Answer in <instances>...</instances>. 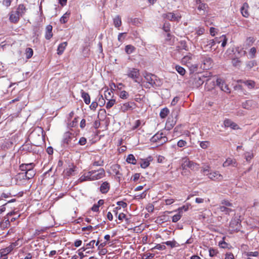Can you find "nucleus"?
Segmentation results:
<instances>
[{
	"label": "nucleus",
	"instance_id": "obj_50",
	"mask_svg": "<svg viewBox=\"0 0 259 259\" xmlns=\"http://www.w3.org/2000/svg\"><path fill=\"white\" fill-rule=\"evenodd\" d=\"M221 205L223 206H226V207H232V203L230 202L228 200H223L221 201Z\"/></svg>",
	"mask_w": 259,
	"mask_h": 259
},
{
	"label": "nucleus",
	"instance_id": "obj_17",
	"mask_svg": "<svg viewBox=\"0 0 259 259\" xmlns=\"http://www.w3.org/2000/svg\"><path fill=\"white\" fill-rule=\"evenodd\" d=\"M230 165H232L234 167H237V163L235 159L228 158L223 164V166L224 167H228Z\"/></svg>",
	"mask_w": 259,
	"mask_h": 259
},
{
	"label": "nucleus",
	"instance_id": "obj_18",
	"mask_svg": "<svg viewBox=\"0 0 259 259\" xmlns=\"http://www.w3.org/2000/svg\"><path fill=\"white\" fill-rule=\"evenodd\" d=\"M91 171H88V172L84 173L80 178L78 179V182L82 183L86 181H93Z\"/></svg>",
	"mask_w": 259,
	"mask_h": 259
},
{
	"label": "nucleus",
	"instance_id": "obj_36",
	"mask_svg": "<svg viewBox=\"0 0 259 259\" xmlns=\"http://www.w3.org/2000/svg\"><path fill=\"white\" fill-rule=\"evenodd\" d=\"M255 39L253 37H248L245 41V45L247 47L251 46L255 41Z\"/></svg>",
	"mask_w": 259,
	"mask_h": 259
},
{
	"label": "nucleus",
	"instance_id": "obj_15",
	"mask_svg": "<svg viewBox=\"0 0 259 259\" xmlns=\"http://www.w3.org/2000/svg\"><path fill=\"white\" fill-rule=\"evenodd\" d=\"M184 165L185 166H187L193 170H198L199 168L198 164L190 160H186L184 162Z\"/></svg>",
	"mask_w": 259,
	"mask_h": 259
},
{
	"label": "nucleus",
	"instance_id": "obj_58",
	"mask_svg": "<svg viewBox=\"0 0 259 259\" xmlns=\"http://www.w3.org/2000/svg\"><path fill=\"white\" fill-rule=\"evenodd\" d=\"M104 161L102 160H99L98 161H95L93 163V166H102L103 165Z\"/></svg>",
	"mask_w": 259,
	"mask_h": 259
},
{
	"label": "nucleus",
	"instance_id": "obj_19",
	"mask_svg": "<svg viewBox=\"0 0 259 259\" xmlns=\"http://www.w3.org/2000/svg\"><path fill=\"white\" fill-rule=\"evenodd\" d=\"M53 27L51 25H48L46 28L45 38L47 40L50 39L53 37Z\"/></svg>",
	"mask_w": 259,
	"mask_h": 259
},
{
	"label": "nucleus",
	"instance_id": "obj_54",
	"mask_svg": "<svg viewBox=\"0 0 259 259\" xmlns=\"http://www.w3.org/2000/svg\"><path fill=\"white\" fill-rule=\"evenodd\" d=\"M222 40L221 46L222 47H225L226 46L228 39L226 37L225 35H222Z\"/></svg>",
	"mask_w": 259,
	"mask_h": 259
},
{
	"label": "nucleus",
	"instance_id": "obj_27",
	"mask_svg": "<svg viewBox=\"0 0 259 259\" xmlns=\"http://www.w3.org/2000/svg\"><path fill=\"white\" fill-rule=\"evenodd\" d=\"M16 11L22 17L26 12V8L23 5L20 4L18 6Z\"/></svg>",
	"mask_w": 259,
	"mask_h": 259
},
{
	"label": "nucleus",
	"instance_id": "obj_14",
	"mask_svg": "<svg viewBox=\"0 0 259 259\" xmlns=\"http://www.w3.org/2000/svg\"><path fill=\"white\" fill-rule=\"evenodd\" d=\"M202 43L203 44L204 48L206 50L212 49V48H214V49L215 50L217 48V47L214 48L215 44V41H214L213 39H207L205 41H203Z\"/></svg>",
	"mask_w": 259,
	"mask_h": 259
},
{
	"label": "nucleus",
	"instance_id": "obj_2",
	"mask_svg": "<svg viewBox=\"0 0 259 259\" xmlns=\"http://www.w3.org/2000/svg\"><path fill=\"white\" fill-rule=\"evenodd\" d=\"M127 76L134 80L135 82L140 83V71L135 68H128L126 72Z\"/></svg>",
	"mask_w": 259,
	"mask_h": 259
},
{
	"label": "nucleus",
	"instance_id": "obj_25",
	"mask_svg": "<svg viewBox=\"0 0 259 259\" xmlns=\"http://www.w3.org/2000/svg\"><path fill=\"white\" fill-rule=\"evenodd\" d=\"M67 45V42H63L60 44L57 49V54L59 55L62 54Z\"/></svg>",
	"mask_w": 259,
	"mask_h": 259
},
{
	"label": "nucleus",
	"instance_id": "obj_30",
	"mask_svg": "<svg viewBox=\"0 0 259 259\" xmlns=\"http://www.w3.org/2000/svg\"><path fill=\"white\" fill-rule=\"evenodd\" d=\"M70 15V12H67L60 18V21L61 23L64 24L68 21V19Z\"/></svg>",
	"mask_w": 259,
	"mask_h": 259
},
{
	"label": "nucleus",
	"instance_id": "obj_62",
	"mask_svg": "<svg viewBox=\"0 0 259 259\" xmlns=\"http://www.w3.org/2000/svg\"><path fill=\"white\" fill-rule=\"evenodd\" d=\"M166 205H170L175 202V200L172 198H167L164 200Z\"/></svg>",
	"mask_w": 259,
	"mask_h": 259
},
{
	"label": "nucleus",
	"instance_id": "obj_41",
	"mask_svg": "<svg viewBox=\"0 0 259 259\" xmlns=\"http://www.w3.org/2000/svg\"><path fill=\"white\" fill-rule=\"evenodd\" d=\"M107 100L108 101L106 106L107 109H110V108H111L116 102L115 99H109V100Z\"/></svg>",
	"mask_w": 259,
	"mask_h": 259
},
{
	"label": "nucleus",
	"instance_id": "obj_52",
	"mask_svg": "<svg viewBox=\"0 0 259 259\" xmlns=\"http://www.w3.org/2000/svg\"><path fill=\"white\" fill-rule=\"evenodd\" d=\"M253 153L252 152H246L245 153V158L246 161H250L253 157Z\"/></svg>",
	"mask_w": 259,
	"mask_h": 259
},
{
	"label": "nucleus",
	"instance_id": "obj_21",
	"mask_svg": "<svg viewBox=\"0 0 259 259\" xmlns=\"http://www.w3.org/2000/svg\"><path fill=\"white\" fill-rule=\"evenodd\" d=\"M248 8L249 6L247 3H244L241 8V13L242 16L245 18H247L249 15L248 11Z\"/></svg>",
	"mask_w": 259,
	"mask_h": 259
},
{
	"label": "nucleus",
	"instance_id": "obj_8",
	"mask_svg": "<svg viewBox=\"0 0 259 259\" xmlns=\"http://www.w3.org/2000/svg\"><path fill=\"white\" fill-rule=\"evenodd\" d=\"M217 85L218 86L222 91L226 93H230V89L225 82L221 78H218L216 80Z\"/></svg>",
	"mask_w": 259,
	"mask_h": 259
},
{
	"label": "nucleus",
	"instance_id": "obj_64",
	"mask_svg": "<svg viewBox=\"0 0 259 259\" xmlns=\"http://www.w3.org/2000/svg\"><path fill=\"white\" fill-rule=\"evenodd\" d=\"M225 259H235L234 257V255L231 252L227 253L226 254V258Z\"/></svg>",
	"mask_w": 259,
	"mask_h": 259
},
{
	"label": "nucleus",
	"instance_id": "obj_29",
	"mask_svg": "<svg viewBox=\"0 0 259 259\" xmlns=\"http://www.w3.org/2000/svg\"><path fill=\"white\" fill-rule=\"evenodd\" d=\"M126 162L128 163H131L132 164H136L137 163V160L133 154H129L126 160Z\"/></svg>",
	"mask_w": 259,
	"mask_h": 259
},
{
	"label": "nucleus",
	"instance_id": "obj_38",
	"mask_svg": "<svg viewBox=\"0 0 259 259\" xmlns=\"http://www.w3.org/2000/svg\"><path fill=\"white\" fill-rule=\"evenodd\" d=\"M163 243L170 246L171 248L178 246L179 245L178 243L175 240L167 241L166 242H163Z\"/></svg>",
	"mask_w": 259,
	"mask_h": 259
},
{
	"label": "nucleus",
	"instance_id": "obj_11",
	"mask_svg": "<svg viewBox=\"0 0 259 259\" xmlns=\"http://www.w3.org/2000/svg\"><path fill=\"white\" fill-rule=\"evenodd\" d=\"M208 176V178L212 180H218L221 181L223 180V176L220 174L218 171H213L206 174Z\"/></svg>",
	"mask_w": 259,
	"mask_h": 259
},
{
	"label": "nucleus",
	"instance_id": "obj_23",
	"mask_svg": "<svg viewBox=\"0 0 259 259\" xmlns=\"http://www.w3.org/2000/svg\"><path fill=\"white\" fill-rule=\"evenodd\" d=\"M33 163H30L28 164H22L20 166V168L22 171H28L31 169H33L34 167Z\"/></svg>",
	"mask_w": 259,
	"mask_h": 259
},
{
	"label": "nucleus",
	"instance_id": "obj_57",
	"mask_svg": "<svg viewBox=\"0 0 259 259\" xmlns=\"http://www.w3.org/2000/svg\"><path fill=\"white\" fill-rule=\"evenodd\" d=\"M205 29L203 27H198L196 29V33L198 35H201L204 32Z\"/></svg>",
	"mask_w": 259,
	"mask_h": 259
},
{
	"label": "nucleus",
	"instance_id": "obj_9",
	"mask_svg": "<svg viewBox=\"0 0 259 259\" xmlns=\"http://www.w3.org/2000/svg\"><path fill=\"white\" fill-rule=\"evenodd\" d=\"M136 104L133 102H128L121 105L120 110L123 112H125L128 110H132Z\"/></svg>",
	"mask_w": 259,
	"mask_h": 259
},
{
	"label": "nucleus",
	"instance_id": "obj_63",
	"mask_svg": "<svg viewBox=\"0 0 259 259\" xmlns=\"http://www.w3.org/2000/svg\"><path fill=\"white\" fill-rule=\"evenodd\" d=\"M228 244L224 241H222L219 243V246L220 247L223 248H228Z\"/></svg>",
	"mask_w": 259,
	"mask_h": 259
},
{
	"label": "nucleus",
	"instance_id": "obj_56",
	"mask_svg": "<svg viewBox=\"0 0 259 259\" xmlns=\"http://www.w3.org/2000/svg\"><path fill=\"white\" fill-rule=\"evenodd\" d=\"M186 144H187L186 141L183 140H179L177 143L178 146L180 148L185 146L186 145Z\"/></svg>",
	"mask_w": 259,
	"mask_h": 259
},
{
	"label": "nucleus",
	"instance_id": "obj_20",
	"mask_svg": "<svg viewBox=\"0 0 259 259\" xmlns=\"http://www.w3.org/2000/svg\"><path fill=\"white\" fill-rule=\"evenodd\" d=\"M110 184L107 182H103L100 187V191L102 194L107 193L110 189Z\"/></svg>",
	"mask_w": 259,
	"mask_h": 259
},
{
	"label": "nucleus",
	"instance_id": "obj_42",
	"mask_svg": "<svg viewBox=\"0 0 259 259\" xmlns=\"http://www.w3.org/2000/svg\"><path fill=\"white\" fill-rule=\"evenodd\" d=\"M176 69L178 71V72L181 75H184L185 74V69L179 65H177L176 66Z\"/></svg>",
	"mask_w": 259,
	"mask_h": 259
},
{
	"label": "nucleus",
	"instance_id": "obj_46",
	"mask_svg": "<svg viewBox=\"0 0 259 259\" xmlns=\"http://www.w3.org/2000/svg\"><path fill=\"white\" fill-rule=\"evenodd\" d=\"M219 253V251L217 249L210 248L209 249V254L210 256L213 257L216 256Z\"/></svg>",
	"mask_w": 259,
	"mask_h": 259
},
{
	"label": "nucleus",
	"instance_id": "obj_47",
	"mask_svg": "<svg viewBox=\"0 0 259 259\" xmlns=\"http://www.w3.org/2000/svg\"><path fill=\"white\" fill-rule=\"evenodd\" d=\"M11 251V250L10 248H6L2 249L0 250V254H1V255H6V256H7V255L9 252H10Z\"/></svg>",
	"mask_w": 259,
	"mask_h": 259
},
{
	"label": "nucleus",
	"instance_id": "obj_34",
	"mask_svg": "<svg viewBox=\"0 0 259 259\" xmlns=\"http://www.w3.org/2000/svg\"><path fill=\"white\" fill-rule=\"evenodd\" d=\"M26 57L27 59H30L33 54V50L30 48H27L25 50Z\"/></svg>",
	"mask_w": 259,
	"mask_h": 259
},
{
	"label": "nucleus",
	"instance_id": "obj_28",
	"mask_svg": "<svg viewBox=\"0 0 259 259\" xmlns=\"http://www.w3.org/2000/svg\"><path fill=\"white\" fill-rule=\"evenodd\" d=\"M219 209L221 212H224V213L226 214H229L231 212L233 211V210L231 208L226 207V206H223L222 205L219 206Z\"/></svg>",
	"mask_w": 259,
	"mask_h": 259
},
{
	"label": "nucleus",
	"instance_id": "obj_59",
	"mask_svg": "<svg viewBox=\"0 0 259 259\" xmlns=\"http://www.w3.org/2000/svg\"><path fill=\"white\" fill-rule=\"evenodd\" d=\"M207 8V5L204 3H200L198 7V9L199 10H204Z\"/></svg>",
	"mask_w": 259,
	"mask_h": 259
},
{
	"label": "nucleus",
	"instance_id": "obj_33",
	"mask_svg": "<svg viewBox=\"0 0 259 259\" xmlns=\"http://www.w3.org/2000/svg\"><path fill=\"white\" fill-rule=\"evenodd\" d=\"M113 22L114 26L116 27H119L121 25V18L119 16H116L114 19H113Z\"/></svg>",
	"mask_w": 259,
	"mask_h": 259
},
{
	"label": "nucleus",
	"instance_id": "obj_22",
	"mask_svg": "<svg viewBox=\"0 0 259 259\" xmlns=\"http://www.w3.org/2000/svg\"><path fill=\"white\" fill-rule=\"evenodd\" d=\"M81 96L83 99L84 103L89 105L91 102L90 96L88 93L85 92L83 90L80 91Z\"/></svg>",
	"mask_w": 259,
	"mask_h": 259
},
{
	"label": "nucleus",
	"instance_id": "obj_43",
	"mask_svg": "<svg viewBox=\"0 0 259 259\" xmlns=\"http://www.w3.org/2000/svg\"><path fill=\"white\" fill-rule=\"evenodd\" d=\"M256 65V61H255V60L250 61L247 62L246 63V67L249 69H251L253 67H254Z\"/></svg>",
	"mask_w": 259,
	"mask_h": 259
},
{
	"label": "nucleus",
	"instance_id": "obj_24",
	"mask_svg": "<svg viewBox=\"0 0 259 259\" xmlns=\"http://www.w3.org/2000/svg\"><path fill=\"white\" fill-rule=\"evenodd\" d=\"M231 63L234 67L239 68L242 64V61L239 58L234 57L232 59Z\"/></svg>",
	"mask_w": 259,
	"mask_h": 259
},
{
	"label": "nucleus",
	"instance_id": "obj_31",
	"mask_svg": "<svg viewBox=\"0 0 259 259\" xmlns=\"http://www.w3.org/2000/svg\"><path fill=\"white\" fill-rule=\"evenodd\" d=\"M175 124V121H174L172 120L171 121H170V119L168 118L166 121L165 128L167 130L169 131L174 127Z\"/></svg>",
	"mask_w": 259,
	"mask_h": 259
},
{
	"label": "nucleus",
	"instance_id": "obj_37",
	"mask_svg": "<svg viewBox=\"0 0 259 259\" xmlns=\"http://www.w3.org/2000/svg\"><path fill=\"white\" fill-rule=\"evenodd\" d=\"M35 175V172L33 169L25 172V177L27 179H30Z\"/></svg>",
	"mask_w": 259,
	"mask_h": 259
},
{
	"label": "nucleus",
	"instance_id": "obj_44",
	"mask_svg": "<svg viewBox=\"0 0 259 259\" xmlns=\"http://www.w3.org/2000/svg\"><path fill=\"white\" fill-rule=\"evenodd\" d=\"M182 216V214L181 213H179V211H178V213L175 215H174L172 218V222L174 223L177 222L179 220H180Z\"/></svg>",
	"mask_w": 259,
	"mask_h": 259
},
{
	"label": "nucleus",
	"instance_id": "obj_60",
	"mask_svg": "<svg viewBox=\"0 0 259 259\" xmlns=\"http://www.w3.org/2000/svg\"><path fill=\"white\" fill-rule=\"evenodd\" d=\"M78 143L81 146L84 145L87 143L86 138L84 137H81L80 138Z\"/></svg>",
	"mask_w": 259,
	"mask_h": 259
},
{
	"label": "nucleus",
	"instance_id": "obj_13",
	"mask_svg": "<svg viewBox=\"0 0 259 259\" xmlns=\"http://www.w3.org/2000/svg\"><path fill=\"white\" fill-rule=\"evenodd\" d=\"M256 103L252 100H246L245 102L242 103V107L244 109H250L252 107L256 106Z\"/></svg>",
	"mask_w": 259,
	"mask_h": 259
},
{
	"label": "nucleus",
	"instance_id": "obj_48",
	"mask_svg": "<svg viewBox=\"0 0 259 259\" xmlns=\"http://www.w3.org/2000/svg\"><path fill=\"white\" fill-rule=\"evenodd\" d=\"M129 96L128 93L126 92L125 91H122L120 92L119 94V97L120 98L122 99H127Z\"/></svg>",
	"mask_w": 259,
	"mask_h": 259
},
{
	"label": "nucleus",
	"instance_id": "obj_12",
	"mask_svg": "<svg viewBox=\"0 0 259 259\" xmlns=\"http://www.w3.org/2000/svg\"><path fill=\"white\" fill-rule=\"evenodd\" d=\"M20 17V15L16 11H12L10 14L9 20L11 22L16 23Z\"/></svg>",
	"mask_w": 259,
	"mask_h": 259
},
{
	"label": "nucleus",
	"instance_id": "obj_53",
	"mask_svg": "<svg viewBox=\"0 0 259 259\" xmlns=\"http://www.w3.org/2000/svg\"><path fill=\"white\" fill-rule=\"evenodd\" d=\"M256 52V48L252 47L250 49L249 54L251 55V58H254L255 57V54Z\"/></svg>",
	"mask_w": 259,
	"mask_h": 259
},
{
	"label": "nucleus",
	"instance_id": "obj_4",
	"mask_svg": "<svg viewBox=\"0 0 259 259\" xmlns=\"http://www.w3.org/2000/svg\"><path fill=\"white\" fill-rule=\"evenodd\" d=\"M202 64L201 67L204 70H207L212 67L213 61L212 59L207 56H203L201 58Z\"/></svg>",
	"mask_w": 259,
	"mask_h": 259
},
{
	"label": "nucleus",
	"instance_id": "obj_5",
	"mask_svg": "<svg viewBox=\"0 0 259 259\" xmlns=\"http://www.w3.org/2000/svg\"><path fill=\"white\" fill-rule=\"evenodd\" d=\"M92 178L93 181L100 179L105 176V170L103 168H101L97 170H91Z\"/></svg>",
	"mask_w": 259,
	"mask_h": 259
},
{
	"label": "nucleus",
	"instance_id": "obj_49",
	"mask_svg": "<svg viewBox=\"0 0 259 259\" xmlns=\"http://www.w3.org/2000/svg\"><path fill=\"white\" fill-rule=\"evenodd\" d=\"M111 94H113L112 91H109L108 90L105 91L104 96L106 100H109L112 98Z\"/></svg>",
	"mask_w": 259,
	"mask_h": 259
},
{
	"label": "nucleus",
	"instance_id": "obj_26",
	"mask_svg": "<svg viewBox=\"0 0 259 259\" xmlns=\"http://www.w3.org/2000/svg\"><path fill=\"white\" fill-rule=\"evenodd\" d=\"M240 223L239 222V220L237 219L232 220L230 223V227L234 229H239V227L240 226Z\"/></svg>",
	"mask_w": 259,
	"mask_h": 259
},
{
	"label": "nucleus",
	"instance_id": "obj_7",
	"mask_svg": "<svg viewBox=\"0 0 259 259\" xmlns=\"http://www.w3.org/2000/svg\"><path fill=\"white\" fill-rule=\"evenodd\" d=\"M190 81H193L194 87L196 88L199 87L204 82V80L201 78L200 76H199L198 74L193 75L191 77Z\"/></svg>",
	"mask_w": 259,
	"mask_h": 259
},
{
	"label": "nucleus",
	"instance_id": "obj_61",
	"mask_svg": "<svg viewBox=\"0 0 259 259\" xmlns=\"http://www.w3.org/2000/svg\"><path fill=\"white\" fill-rule=\"evenodd\" d=\"M245 253L247 256H257L259 254L258 251L247 252H246Z\"/></svg>",
	"mask_w": 259,
	"mask_h": 259
},
{
	"label": "nucleus",
	"instance_id": "obj_55",
	"mask_svg": "<svg viewBox=\"0 0 259 259\" xmlns=\"http://www.w3.org/2000/svg\"><path fill=\"white\" fill-rule=\"evenodd\" d=\"M209 145V142L208 141H202L200 144V146L203 149H206Z\"/></svg>",
	"mask_w": 259,
	"mask_h": 259
},
{
	"label": "nucleus",
	"instance_id": "obj_6",
	"mask_svg": "<svg viewBox=\"0 0 259 259\" xmlns=\"http://www.w3.org/2000/svg\"><path fill=\"white\" fill-rule=\"evenodd\" d=\"M73 138V136L71 133L69 132L65 133L63 135L62 140V143L64 145V146H71V141Z\"/></svg>",
	"mask_w": 259,
	"mask_h": 259
},
{
	"label": "nucleus",
	"instance_id": "obj_40",
	"mask_svg": "<svg viewBox=\"0 0 259 259\" xmlns=\"http://www.w3.org/2000/svg\"><path fill=\"white\" fill-rule=\"evenodd\" d=\"M243 82L249 89H253L255 86V82L252 80L244 81Z\"/></svg>",
	"mask_w": 259,
	"mask_h": 259
},
{
	"label": "nucleus",
	"instance_id": "obj_35",
	"mask_svg": "<svg viewBox=\"0 0 259 259\" xmlns=\"http://www.w3.org/2000/svg\"><path fill=\"white\" fill-rule=\"evenodd\" d=\"M76 166H73L72 167L67 168L66 169V175L68 176H70L74 175Z\"/></svg>",
	"mask_w": 259,
	"mask_h": 259
},
{
	"label": "nucleus",
	"instance_id": "obj_10",
	"mask_svg": "<svg viewBox=\"0 0 259 259\" xmlns=\"http://www.w3.org/2000/svg\"><path fill=\"white\" fill-rule=\"evenodd\" d=\"M162 17L163 18L167 19L171 21H179L181 18V16H176L174 13L170 12L163 14L162 15Z\"/></svg>",
	"mask_w": 259,
	"mask_h": 259
},
{
	"label": "nucleus",
	"instance_id": "obj_51",
	"mask_svg": "<svg viewBox=\"0 0 259 259\" xmlns=\"http://www.w3.org/2000/svg\"><path fill=\"white\" fill-rule=\"evenodd\" d=\"M150 164L149 161L147 159H144L142 163H141V167L143 168H147Z\"/></svg>",
	"mask_w": 259,
	"mask_h": 259
},
{
	"label": "nucleus",
	"instance_id": "obj_1",
	"mask_svg": "<svg viewBox=\"0 0 259 259\" xmlns=\"http://www.w3.org/2000/svg\"><path fill=\"white\" fill-rule=\"evenodd\" d=\"M144 78L152 87H159L161 84L160 81L154 74L146 72L145 73Z\"/></svg>",
	"mask_w": 259,
	"mask_h": 259
},
{
	"label": "nucleus",
	"instance_id": "obj_16",
	"mask_svg": "<svg viewBox=\"0 0 259 259\" xmlns=\"http://www.w3.org/2000/svg\"><path fill=\"white\" fill-rule=\"evenodd\" d=\"M224 124L225 127H230L233 130H236L239 128L238 125L229 119H226L224 122Z\"/></svg>",
	"mask_w": 259,
	"mask_h": 259
},
{
	"label": "nucleus",
	"instance_id": "obj_32",
	"mask_svg": "<svg viewBox=\"0 0 259 259\" xmlns=\"http://www.w3.org/2000/svg\"><path fill=\"white\" fill-rule=\"evenodd\" d=\"M136 50L135 47L133 46L128 45L125 46V51L127 54L133 53Z\"/></svg>",
	"mask_w": 259,
	"mask_h": 259
},
{
	"label": "nucleus",
	"instance_id": "obj_3",
	"mask_svg": "<svg viewBox=\"0 0 259 259\" xmlns=\"http://www.w3.org/2000/svg\"><path fill=\"white\" fill-rule=\"evenodd\" d=\"M167 138L162 132H158L151 139L152 142H158L159 145L165 143L167 141Z\"/></svg>",
	"mask_w": 259,
	"mask_h": 259
},
{
	"label": "nucleus",
	"instance_id": "obj_45",
	"mask_svg": "<svg viewBox=\"0 0 259 259\" xmlns=\"http://www.w3.org/2000/svg\"><path fill=\"white\" fill-rule=\"evenodd\" d=\"M98 104L100 106H103L105 104V100L104 98H103V96L101 94H99L98 96Z\"/></svg>",
	"mask_w": 259,
	"mask_h": 259
},
{
	"label": "nucleus",
	"instance_id": "obj_39",
	"mask_svg": "<svg viewBox=\"0 0 259 259\" xmlns=\"http://www.w3.org/2000/svg\"><path fill=\"white\" fill-rule=\"evenodd\" d=\"M169 110L167 108L162 109L160 112V116L161 118H164L168 115Z\"/></svg>",
	"mask_w": 259,
	"mask_h": 259
}]
</instances>
